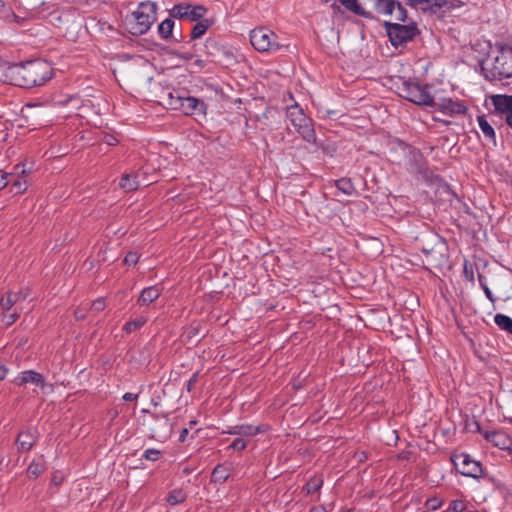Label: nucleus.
<instances>
[{"label":"nucleus","mask_w":512,"mask_h":512,"mask_svg":"<svg viewBox=\"0 0 512 512\" xmlns=\"http://www.w3.org/2000/svg\"><path fill=\"white\" fill-rule=\"evenodd\" d=\"M105 308V301L103 298H99L92 303V309L95 311H102Z\"/></svg>","instance_id":"obj_41"},{"label":"nucleus","mask_w":512,"mask_h":512,"mask_svg":"<svg viewBox=\"0 0 512 512\" xmlns=\"http://www.w3.org/2000/svg\"><path fill=\"white\" fill-rule=\"evenodd\" d=\"M195 64L200 68L204 66V62L202 60H196Z\"/></svg>","instance_id":"obj_53"},{"label":"nucleus","mask_w":512,"mask_h":512,"mask_svg":"<svg viewBox=\"0 0 512 512\" xmlns=\"http://www.w3.org/2000/svg\"><path fill=\"white\" fill-rule=\"evenodd\" d=\"M36 437L31 432H22L18 435L17 444L23 451L30 450L35 444Z\"/></svg>","instance_id":"obj_20"},{"label":"nucleus","mask_w":512,"mask_h":512,"mask_svg":"<svg viewBox=\"0 0 512 512\" xmlns=\"http://www.w3.org/2000/svg\"><path fill=\"white\" fill-rule=\"evenodd\" d=\"M484 291H485V294L486 296L493 301V298H492V294H491V291L489 290V288L487 286H484Z\"/></svg>","instance_id":"obj_51"},{"label":"nucleus","mask_w":512,"mask_h":512,"mask_svg":"<svg viewBox=\"0 0 512 512\" xmlns=\"http://www.w3.org/2000/svg\"><path fill=\"white\" fill-rule=\"evenodd\" d=\"M146 321L147 319L145 317H138L132 321L127 322L124 325L123 330L127 333L134 332L140 329L146 323Z\"/></svg>","instance_id":"obj_28"},{"label":"nucleus","mask_w":512,"mask_h":512,"mask_svg":"<svg viewBox=\"0 0 512 512\" xmlns=\"http://www.w3.org/2000/svg\"><path fill=\"white\" fill-rule=\"evenodd\" d=\"M206 13V9L201 5L192 6L190 4H178L170 10V15L174 18L188 19L197 21Z\"/></svg>","instance_id":"obj_10"},{"label":"nucleus","mask_w":512,"mask_h":512,"mask_svg":"<svg viewBox=\"0 0 512 512\" xmlns=\"http://www.w3.org/2000/svg\"><path fill=\"white\" fill-rule=\"evenodd\" d=\"M174 22L171 19H165L158 27V31L163 38H168L173 30Z\"/></svg>","instance_id":"obj_29"},{"label":"nucleus","mask_w":512,"mask_h":512,"mask_svg":"<svg viewBox=\"0 0 512 512\" xmlns=\"http://www.w3.org/2000/svg\"><path fill=\"white\" fill-rule=\"evenodd\" d=\"M104 141L108 145H114L117 142L116 138L114 136H112V135H106L104 137Z\"/></svg>","instance_id":"obj_46"},{"label":"nucleus","mask_w":512,"mask_h":512,"mask_svg":"<svg viewBox=\"0 0 512 512\" xmlns=\"http://www.w3.org/2000/svg\"><path fill=\"white\" fill-rule=\"evenodd\" d=\"M86 316V313H85V309H77L75 311V317L78 319V320H82L84 319Z\"/></svg>","instance_id":"obj_45"},{"label":"nucleus","mask_w":512,"mask_h":512,"mask_svg":"<svg viewBox=\"0 0 512 512\" xmlns=\"http://www.w3.org/2000/svg\"><path fill=\"white\" fill-rule=\"evenodd\" d=\"M51 77V68L44 61L26 64H9L5 69L3 82L15 86L31 88L44 84Z\"/></svg>","instance_id":"obj_1"},{"label":"nucleus","mask_w":512,"mask_h":512,"mask_svg":"<svg viewBox=\"0 0 512 512\" xmlns=\"http://www.w3.org/2000/svg\"><path fill=\"white\" fill-rule=\"evenodd\" d=\"M436 105L442 112L452 116L464 114L466 111V107L463 104L452 99H442Z\"/></svg>","instance_id":"obj_13"},{"label":"nucleus","mask_w":512,"mask_h":512,"mask_svg":"<svg viewBox=\"0 0 512 512\" xmlns=\"http://www.w3.org/2000/svg\"><path fill=\"white\" fill-rule=\"evenodd\" d=\"M119 186L124 191L131 192L139 187V183L136 180V176L124 174L120 180Z\"/></svg>","instance_id":"obj_23"},{"label":"nucleus","mask_w":512,"mask_h":512,"mask_svg":"<svg viewBox=\"0 0 512 512\" xmlns=\"http://www.w3.org/2000/svg\"><path fill=\"white\" fill-rule=\"evenodd\" d=\"M409 2V4L411 5H416V4H419L421 2H426L428 4H431V5H436L438 7H442L443 4L445 3L444 0H407Z\"/></svg>","instance_id":"obj_39"},{"label":"nucleus","mask_w":512,"mask_h":512,"mask_svg":"<svg viewBox=\"0 0 512 512\" xmlns=\"http://www.w3.org/2000/svg\"><path fill=\"white\" fill-rule=\"evenodd\" d=\"M228 477V471L224 466L219 465L212 472V479L215 482H224Z\"/></svg>","instance_id":"obj_30"},{"label":"nucleus","mask_w":512,"mask_h":512,"mask_svg":"<svg viewBox=\"0 0 512 512\" xmlns=\"http://www.w3.org/2000/svg\"><path fill=\"white\" fill-rule=\"evenodd\" d=\"M19 316L20 315L17 311H14L12 313L3 312L2 313V321L8 327V326H11L12 324H14L18 320Z\"/></svg>","instance_id":"obj_33"},{"label":"nucleus","mask_w":512,"mask_h":512,"mask_svg":"<svg viewBox=\"0 0 512 512\" xmlns=\"http://www.w3.org/2000/svg\"><path fill=\"white\" fill-rule=\"evenodd\" d=\"M156 20V4L142 2L137 10L127 17V25L133 35H141L147 32Z\"/></svg>","instance_id":"obj_3"},{"label":"nucleus","mask_w":512,"mask_h":512,"mask_svg":"<svg viewBox=\"0 0 512 512\" xmlns=\"http://www.w3.org/2000/svg\"><path fill=\"white\" fill-rule=\"evenodd\" d=\"M478 124H479L480 130L482 131L483 135L487 139H489L491 142L495 143L496 142L495 131H494L493 127L490 125V123L485 119L484 116L478 117Z\"/></svg>","instance_id":"obj_22"},{"label":"nucleus","mask_w":512,"mask_h":512,"mask_svg":"<svg viewBox=\"0 0 512 512\" xmlns=\"http://www.w3.org/2000/svg\"><path fill=\"white\" fill-rule=\"evenodd\" d=\"M347 10H350L358 15L370 16V13L365 12L359 5L357 0H338Z\"/></svg>","instance_id":"obj_25"},{"label":"nucleus","mask_w":512,"mask_h":512,"mask_svg":"<svg viewBox=\"0 0 512 512\" xmlns=\"http://www.w3.org/2000/svg\"><path fill=\"white\" fill-rule=\"evenodd\" d=\"M495 323L504 331L512 334V319L506 315L497 314L494 318Z\"/></svg>","instance_id":"obj_27"},{"label":"nucleus","mask_w":512,"mask_h":512,"mask_svg":"<svg viewBox=\"0 0 512 512\" xmlns=\"http://www.w3.org/2000/svg\"><path fill=\"white\" fill-rule=\"evenodd\" d=\"M180 109L187 115L205 114L206 106L203 102L194 97L179 98Z\"/></svg>","instance_id":"obj_12"},{"label":"nucleus","mask_w":512,"mask_h":512,"mask_svg":"<svg viewBox=\"0 0 512 512\" xmlns=\"http://www.w3.org/2000/svg\"><path fill=\"white\" fill-rule=\"evenodd\" d=\"M246 446H247V441L242 437L236 438L230 445V447L232 449L237 450V451H241V450L245 449Z\"/></svg>","instance_id":"obj_35"},{"label":"nucleus","mask_w":512,"mask_h":512,"mask_svg":"<svg viewBox=\"0 0 512 512\" xmlns=\"http://www.w3.org/2000/svg\"><path fill=\"white\" fill-rule=\"evenodd\" d=\"M0 14L6 15L5 13V1L0 0Z\"/></svg>","instance_id":"obj_49"},{"label":"nucleus","mask_w":512,"mask_h":512,"mask_svg":"<svg viewBox=\"0 0 512 512\" xmlns=\"http://www.w3.org/2000/svg\"><path fill=\"white\" fill-rule=\"evenodd\" d=\"M187 435H188V429H187V428H184V429L181 431V434H180V436H179V440H180L181 442H183V441L186 439Z\"/></svg>","instance_id":"obj_47"},{"label":"nucleus","mask_w":512,"mask_h":512,"mask_svg":"<svg viewBox=\"0 0 512 512\" xmlns=\"http://www.w3.org/2000/svg\"><path fill=\"white\" fill-rule=\"evenodd\" d=\"M442 505V500L439 499V498H430L426 501V507L429 509V510H432V511H435L437 510L438 508H440Z\"/></svg>","instance_id":"obj_36"},{"label":"nucleus","mask_w":512,"mask_h":512,"mask_svg":"<svg viewBox=\"0 0 512 512\" xmlns=\"http://www.w3.org/2000/svg\"><path fill=\"white\" fill-rule=\"evenodd\" d=\"M138 398V395L137 394H133V393H125L123 395V400L124 401H134Z\"/></svg>","instance_id":"obj_44"},{"label":"nucleus","mask_w":512,"mask_h":512,"mask_svg":"<svg viewBox=\"0 0 512 512\" xmlns=\"http://www.w3.org/2000/svg\"><path fill=\"white\" fill-rule=\"evenodd\" d=\"M325 2H329L330 0H324Z\"/></svg>","instance_id":"obj_56"},{"label":"nucleus","mask_w":512,"mask_h":512,"mask_svg":"<svg viewBox=\"0 0 512 512\" xmlns=\"http://www.w3.org/2000/svg\"><path fill=\"white\" fill-rule=\"evenodd\" d=\"M6 375V369L0 367V380H2Z\"/></svg>","instance_id":"obj_52"},{"label":"nucleus","mask_w":512,"mask_h":512,"mask_svg":"<svg viewBox=\"0 0 512 512\" xmlns=\"http://www.w3.org/2000/svg\"><path fill=\"white\" fill-rule=\"evenodd\" d=\"M6 67H8V63L3 62V61L0 59V82H3V80H4V75H5V69H6Z\"/></svg>","instance_id":"obj_43"},{"label":"nucleus","mask_w":512,"mask_h":512,"mask_svg":"<svg viewBox=\"0 0 512 512\" xmlns=\"http://www.w3.org/2000/svg\"><path fill=\"white\" fill-rule=\"evenodd\" d=\"M337 187L345 194H350L353 191V185L349 180L341 179L337 182Z\"/></svg>","instance_id":"obj_34"},{"label":"nucleus","mask_w":512,"mask_h":512,"mask_svg":"<svg viewBox=\"0 0 512 512\" xmlns=\"http://www.w3.org/2000/svg\"><path fill=\"white\" fill-rule=\"evenodd\" d=\"M183 58L186 59V60H189V59L192 58V56L191 55H185V56H183Z\"/></svg>","instance_id":"obj_54"},{"label":"nucleus","mask_w":512,"mask_h":512,"mask_svg":"<svg viewBox=\"0 0 512 512\" xmlns=\"http://www.w3.org/2000/svg\"><path fill=\"white\" fill-rule=\"evenodd\" d=\"M18 302V295H15L13 291L9 290L0 297V308L3 312H9Z\"/></svg>","instance_id":"obj_19"},{"label":"nucleus","mask_w":512,"mask_h":512,"mask_svg":"<svg viewBox=\"0 0 512 512\" xmlns=\"http://www.w3.org/2000/svg\"><path fill=\"white\" fill-rule=\"evenodd\" d=\"M36 108V106L34 105H27L26 108L23 110V112H25L27 115L28 114H32V110Z\"/></svg>","instance_id":"obj_48"},{"label":"nucleus","mask_w":512,"mask_h":512,"mask_svg":"<svg viewBox=\"0 0 512 512\" xmlns=\"http://www.w3.org/2000/svg\"><path fill=\"white\" fill-rule=\"evenodd\" d=\"M15 295H18V301L24 300L29 296L28 288H21L18 292H14Z\"/></svg>","instance_id":"obj_42"},{"label":"nucleus","mask_w":512,"mask_h":512,"mask_svg":"<svg viewBox=\"0 0 512 512\" xmlns=\"http://www.w3.org/2000/svg\"><path fill=\"white\" fill-rule=\"evenodd\" d=\"M250 42L252 46L261 53H273L284 48L280 43L279 37L265 27H258L250 32Z\"/></svg>","instance_id":"obj_5"},{"label":"nucleus","mask_w":512,"mask_h":512,"mask_svg":"<svg viewBox=\"0 0 512 512\" xmlns=\"http://www.w3.org/2000/svg\"><path fill=\"white\" fill-rule=\"evenodd\" d=\"M139 260V256L136 252H130L126 255L124 263L127 265H135Z\"/></svg>","instance_id":"obj_40"},{"label":"nucleus","mask_w":512,"mask_h":512,"mask_svg":"<svg viewBox=\"0 0 512 512\" xmlns=\"http://www.w3.org/2000/svg\"><path fill=\"white\" fill-rule=\"evenodd\" d=\"M377 14L384 16L385 23L392 21H404L406 10L396 0H371Z\"/></svg>","instance_id":"obj_7"},{"label":"nucleus","mask_w":512,"mask_h":512,"mask_svg":"<svg viewBox=\"0 0 512 512\" xmlns=\"http://www.w3.org/2000/svg\"><path fill=\"white\" fill-rule=\"evenodd\" d=\"M264 431V426L239 425L228 431L229 434L239 435L240 437H253Z\"/></svg>","instance_id":"obj_16"},{"label":"nucleus","mask_w":512,"mask_h":512,"mask_svg":"<svg viewBox=\"0 0 512 512\" xmlns=\"http://www.w3.org/2000/svg\"><path fill=\"white\" fill-rule=\"evenodd\" d=\"M323 484V480L320 477H314L306 484L307 493L316 492Z\"/></svg>","instance_id":"obj_32"},{"label":"nucleus","mask_w":512,"mask_h":512,"mask_svg":"<svg viewBox=\"0 0 512 512\" xmlns=\"http://www.w3.org/2000/svg\"><path fill=\"white\" fill-rule=\"evenodd\" d=\"M456 469L465 476L478 477L482 473L481 465L468 454L460 453L452 457Z\"/></svg>","instance_id":"obj_9"},{"label":"nucleus","mask_w":512,"mask_h":512,"mask_svg":"<svg viewBox=\"0 0 512 512\" xmlns=\"http://www.w3.org/2000/svg\"><path fill=\"white\" fill-rule=\"evenodd\" d=\"M486 438L501 449L508 448L510 445L509 437L503 432H491L486 435Z\"/></svg>","instance_id":"obj_18"},{"label":"nucleus","mask_w":512,"mask_h":512,"mask_svg":"<svg viewBox=\"0 0 512 512\" xmlns=\"http://www.w3.org/2000/svg\"><path fill=\"white\" fill-rule=\"evenodd\" d=\"M399 95L418 105H432L433 99L428 87L421 86L416 82L401 80L398 86Z\"/></svg>","instance_id":"obj_6"},{"label":"nucleus","mask_w":512,"mask_h":512,"mask_svg":"<svg viewBox=\"0 0 512 512\" xmlns=\"http://www.w3.org/2000/svg\"><path fill=\"white\" fill-rule=\"evenodd\" d=\"M185 499H186V494L183 492V490L174 489L168 494L166 500L170 505L174 506V505L184 502Z\"/></svg>","instance_id":"obj_26"},{"label":"nucleus","mask_w":512,"mask_h":512,"mask_svg":"<svg viewBox=\"0 0 512 512\" xmlns=\"http://www.w3.org/2000/svg\"><path fill=\"white\" fill-rule=\"evenodd\" d=\"M161 294V289L157 286H151L142 290L137 303L140 306H146L154 302Z\"/></svg>","instance_id":"obj_17"},{"label":"nucleus","mask_w":512,"mask_h":512,"mask_svg":"<svg viewBox=\"0 0 512 512\" xmlns=\"http://www.w3.org/2000/svg\"><path fill=\"white\" fill-rule=\"evenodd\" d=\"M28 175L25 177L10 176L11 188L16 194L24 193L28 189Z\"/></svg>","instance_id":"obj_21"},{"label":"nucleus","mask_w":512,"mask_h":512,"mask_svg":"<svg viewBox=\"0 0 512 512\" xmlns=\"http://www.w3.org/2000/svg\"><path fill=\"white\" fill-rule=\"evenodd\" d=\"M482 70L486 79L490 81L512 77V48L496 46L483 63Z\"/></svg>","instance_id":"obj_2"},{"label":"nucleus","mask_w":512,"mask_h":512,"mask_svg":"<svg viewBox=\"0 0 512 512\" xmlns=\"http://www.w3.org/2000/svg\"><path fill=\"white\" fill-rule=\"evenodd\" d=\"M45 470V463L42 458L34 460L27 468L29 478H37Z\"/></svg>","instance_id":"obj_24"},{"label":"nucleus","mask_w":512,"mask_h":512,"mask_svg":"<svg viewBox=\"0 0 512 512\" xmlns=\"http://www.w3.org/2000/svg\"><path fill=\"white\" fill-rule=\"evenodd\" d=\"M62 482V478L57 477L56 475L52 478V483L55 485H59Z\"/></svg>","instance_id":"obj_50"},{"label":"nucleus","mask_w":512,"mask_h":512,"mask_svg":"<svg viewBox=\"0 0 512 512\" xmlns=\"http://www.w3.org/2000/svg\"><path fill=\"white\" fill-rule=\"evenodd\" d=\"M15 382L18 385H25V384H28V383H32V384H35L37 386H40L41 388L45 387V383H44V379H43L42 375L37 373V372H35V371H32V370H28V371L22 372L15 379Z\"/></svg>","instance_id":"obj_14"},{"label":"nucleus","mask_w":512,"mask_h":512,"mask_svg":"<svg viewBox=\"0 0 512 512\" xmlns=\"http://www.w3.org/2000/svg\"><path fill=\"white\" fill-rule=\"evenodd\" d=\"M193 382H194V379H191V380L189 381V386H190V385H193Z\"/></svg>","instance_id":"obj_55"},{"label":"nucleus","mask_w":512,"mask_h":512,"mask_svg":"<svg viewBox=\"0 0 512 512\" xmlns=\"http://www.w3.org/2000/svg\"><path fill=\"white\" fill-rule=\"evenodd\" d=\"M287 118L293 128L308 143L316 142L312 120L308 118L298 104L287 108Z\"/></svg>","instance_id":"obj_4"},{"label":"nucleus","mask_w":512,"mask_h":512,"mask_svg":"<svg viewBox=\"0 0 512 512\" xmlns=\"http://www.w3.org/2000/svg\"><path fill=\"white\" fill-rule=\"evenodd\" d=\"M400 21H392L386 24L390 40L394 46L411 40L416 34V27L413 25H401Z\"/></svg>","instance_id":"obj_8"},{"label":"nucleus","mask_w":512,"mask_h":512,"mask_svg":"<svg viewBox=\"0 0 512 512\" xmlns=\"http://www.w3.org/2000/svg\"><path fill=\"white\" fill-rule=\"evenodd\" d=\"M30 174V169H26L24 164H17L9 173L0 171V190L10 183V176L25 177Z\"/></svg>","instance_id":"obj_15"},{"label":"nucleus","mask_w":512,"mask_h":512,"mask_svg":"<svg viewBox=\"0 0 512 512\" xmlns=\"http://www.w3.org/2000/svg\"><path fill=\"white\" fill-rule=\"evenodd\" d=\"M160 455H161V452L159 450H156V449H147L144 452V458L147 459V460H151V461L158 460Z\"/></svg>","instance_id":"obj_37"},{"label":"nucleus","mask_w":512,"mask_h":512,"mask_svg":"<svg viewBox=\"0 0 512 512\" xmlns=\"http://www.w3.org/2000/svg\"><path fill=\"white\" fill-rule=\"evenodd\" d=\"M209 23L207 20L198 22L192 30L191 36L196 39L201 37L208 29Z\"/></svg>","instance_id":"obj_31"},{"label":"nucleus","mask_w":512,"mask_h":512,"mask_svg":"<svg viewBox=\"0 0 512 512\" xmlns=\"http://www.w3.org/2000/svg\"><path fill=\"white\" fill-rule=\"evenodd\" d=\"M465 509V504L461 500H454L449 506V511L462 512Z\"/></svg>","instance_id":"obj_38"},{"label":"nucleus","mask_w":512,"mask_h":512,"mask_svg":"<svg viewBox=\"0 0 512 512\" xmlns=\"http://www.w3.org/2000/svg\"><path fill=\"white\" fill-rule=\"evenodd\" d=\"M490 99L495 111L505 115L506 122L512 129V95H492Z\"/></svg>","instance_id":"obj_11"}]
</instances>
